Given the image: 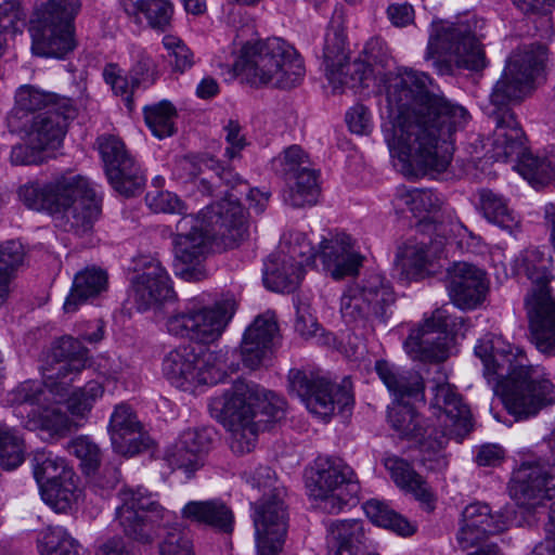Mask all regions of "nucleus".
I'll return each mask as SVG.
<instances>
[{
	"mask_svg": "<svg viewBox=\"0 0 555 555\" xmlns=\"http://www.w3.org/2000/svg\"><path fill=\"white\" fill-rule=\"evenodd\" d=\"M431 83L425 73L403 68L387 87L390 121L384 139L395 167L406 178L447 170L454 150L452 137L469 117L466 108L430 90Z\"/></svg>",
	"mask_w": 555,
	"mask_h": 555,
	"instance_id": "nucleus-1",
	"label": "nucleus"
},
{
	"mask_svg": "<svg viewBox=\"0 0 555 555\" xmlns=\"http://www.w3.org/2000/svg\"><path fill=\"white\" fill-rule=\"evenodd\" d=\"M500 338L487 334L475 346V354L483 363V375L494 383L493 391L502 398L515 421L535 416L543 408L555 403V386L548 379L532 378L533 369L522 362V352L500 349Z\"/></svg>",
	"mask_w": 555,
	"mask_h": 555,
	"instance_id": "nucleus-2",
	"label": "nucleus"
},
{
	"mask_svg": "<svg viewBox=\"0 0 555 555\" xmlns=\"http://www.w3.org/2000/svg\"><path fill=\"white\" fill-rule=\"evenodd\" d=\"M209 410L231 431L232 451L244 454L255 448L259 431L269 430L283 417L285 401L255 383L237 379L210 400Z\"/></svg>",
	"mask_w": 555,
	"mask_h": 555,
	"instance_id": "nucleus-3",
	"label": "nucleus"
},
{
	"mask_svg": "<svg viewBox=\"0 0 555 555\" xmlns=\"http://www.w3.org/2000/svg\"><path fill=\"white\" fill-rule=\"evenodd\" d=\"M18 196L28 208L47 211L57 228L80 237L92 232L101 212L88 180L73 172L57 175L44 184H25Z\"/></svg>",
	"mask_w": 555,
	"mask_h": 555,
	"instance_id": "nucleus-4",
	"label": "nucleus"
},
{
	"mask_svg": "<svg viewBox=\"0 0 555 555\" xmlns=\"http://www.w3.org/2000/svg\"><path fill=\"white\" fill-rule=\"evenodd\" d=\"M547 48L542 43H530L517 48L506 61L501 78L490 94L492 109L488 116L496 125L500 142H509V153H516L524 138V130L517 120L512 103L521 102L532 90L535 79L544 72Z\"/></svg>",
	"mask_w": 555,
	"mask_h": 555,
	"instance_id": "nucleus-5",
	"label": "nucleus"
},
{
	"mask_svg": "<svg viewBox=\"0 0 555 555\" xmlns=\"http://www.w3.org/2000/svg\"><path fill=\"white\" fill-rule=\"evenodd\" d=\"M176 231V258L184 264L199 263L210 243L219 250H228L248 237L245 210L231 198L208 205L202 211V219L184 215L177 222Z\"/></svg>",
	"mask_w": 555,
	"mask_h": 555,
	"instance_id": "nucleus-6",
	"label": "nucleus"
},
{
	"mask_svg": "<svg viewBox=\"0 0 555 555\" xmlns=\"http://www.w3.org/2000/svg\"><path fill=\"white\" fill-rule=\"evenodd\" d=\"M236 66L250 86L291 90L302 81L306 68L298 52L280 38L246 43Z\"/></svg>",
	"mask_w": 555,
	"mask_h": 555,
	"instance_id": "nucleus-7",
	"label": "nucleus"
},
{
	"mask_svg": "<svg viewBox=\"0 0 555 555\" xmlns=\"http://www.w3.org/2000/svg\"><path fill=\"white\" fill-rule=\"evenodd\" d=\"M88 349L79 338L62 336L51 344L41 365L42 383L27 380L11 391L15 403L40 402L52 393L56 400L67 398L74 377L86 367Z\"/></svg>",
	"mask_w": 555,
	"mask_h": 555,
	"instance_id": "nucleus-8",
	"label": "nucleus"
},
{
	"mask_svg": "<svg viewBox=\"0 0 555 555\" xmlns=\"http://www.w3.org/2000/svg\"><path fill=\"white\" fill-rule=\"evenodd\" d=\"M520 267L532 283L525 299L531 341L540 352L555 356V298L548 286L555 276L553 259L543 250L528 248L520 256Z\"/></svg>",
	"mask_w": 555,
	"mask_h": 555,
	"instance_id": "nucleus-9",
	"label": "nucleus"
},
{
	"mask_svg": "<svg viewBox=\"0 0 555 555\" xmlns=\"http://www.w3.org/2000/svg\"><path fill=\"white\" fill-rule=\"evenodd\" d=\"M482 28L483 21L470 14L455 23H433L426 57L438 56L435 64L440 74H451L452 64L459 68L482 70L487 66L486 54L479 41Z\"/></svg>",
	"mask_w": 555,
	"mask_h": 555,
	"instance_id": "nucleus-10",
	"label": "nucleus"
},
{
	"mask_svg": "<svg viewBox=\"0 0 555 555\" xmlns=\"http://www.w3.org/2000/svg\"><path fill=\"white\" fill-rule=\"evenodd\" d=\"M80 8V0H37L30 29L34 54L62 59L73 51V22Z\"/></svg>",
	"mask_w": 555,
	"mask_h": 555,
	"instance_id": "nucleus-11",
	"label": "nucleus"
},
{
	"mask_svg": "<svg viewBox=\"0 0 555 555\" xmlns=\"http://www.w3.org/2000/svg\"><path fill=\"white\" fill-rule=\"evenodd\" d=\"M323 63L333 93L362 86L371 75L370 64L360 59L350 62L344 13L335 10L324 38Z\"/></svg>",
	"mask_w": 555,
	"mask_h": 555,
	"instance_id": "nucleus-12",
	"label": "nucleus"
},
{
	"mask_svg": "<svg viewBox=\"0 0 555 555\" xmlns=\"http://www.w3.org/2000/svg\"><path fill=\"white\" fill-rule=\"evenodd\" d=\"M395 301L396 294L385 276L370 273L346 287L340 298V313L347 323L365 325L371 318L386 322Z\"/></svg>",
	"mask_w": 555,
	"mask_h": 555,
	"instance_id": "nucleus-13",
	"label": "nucleus"
},
{
	"mask_svg": "<svg viewBox=\"0 0 555 555\" xmlns=\"http://www.w3.org/2000/svg\"><path fill=\"white\" fill-rule=\"evenodd\" d=\"M121 504L116 508V517L125 534L131 540L151 545L165 527L169 512L166 511L146 489L122 488L119 491Z\"/></svg>",
	"mask_w": 555,
	"mask_h": 555,
	"instance_id": "nucleus-14",
	"label": "nucleus"
},
{
	"mask_svg": "<svg viewBox=\"0 0 555 555\" xmlns=\"http://www.w3.org/2000/svg\"><path fill=\"white\" fill-rule=\"evenodd\" d=\"M465 320L452 317L446 307L436 309L431 318L412 330L404 340L406 353L414 360L442 362L450 356L457 335H465Z\"/></svg>",
	"mask_w": 555,
	"mask_h": 555,
	"instance_id": "nucleus-15",
	"label": "nucleus"
},
{
	"mask_svg": "<svg viewBox=\"0 0 555 555\" xmlns=\"http://www.w3.org/2000/svg\"><path fill=\"white\" fill-rule=\"evenodd\" d=\"M310 495L320 500V508L336 514L358 493L359 483L350 466L340 459H318L307 477Z\"/></svg>",
	"mask_w": 555,
	"mask_h": 555,
	"instance_id": "nucleus-16",
	"label": "nucleus"
},
{
	"mask_svg": "<svg viewBox=\"0 0 555 555\" xmlns=\"http://www.w3.org/2000/svg\"><path fill=\"white\" fill-rule=\"evenodd\" d=\"M287 378L289 391L296 395L311 413L323 418L331 416L336 406L341 412L353 404L351 383L348 378H345L341 385H335L317 373L296 369L288 372Z\"/></svg>",
	"mask_w": 555,
	"mask_h": 555,
	"instance_id": "nucleus-17",
	"label": "nucleus"
},
{
	"mask_svg": "<svg viewBox=\"0 0 555 555\" xmlns=\"http://www.w3.org/2000/svg\"><path fill=\"white\" fill-rule=\"evenodd\" d=\"M234 311L235 302L229 299L212 307H197L193 304L170 315L167 330L172 335L209 344L221 336Z\"/></svg>",
	"mask_w": 555,
	"mask_h": 555,
	"instance_id": "nucleus-18",
	"label": "nucleus"
},
{
	"mask_svg": "<svg viewBox=\"0 0 555 555\" xmlns=\"http://www.w3.org/2000/svg\"><path fill=\"white\" fill-rule=\"evenodd\" d=\"M511 493L517 505L529 512L543 507L544 499L555 496V478L550 464L540 457L524 461L514 473Z\"/></svg>",
	"mask_w": 555,
	"mask_h": 555,
	"instance_id": "nucleus-19",
	"label": "nucleus"
},
{
	"mask_svg": "<svg viewBox=\"0 0 555 555\" xmlns=\"http://www.w3.org/2000/svg\"><path fill=\"white\" fill-rule=\"evenodd\" d=\"M98 144L105 175L113 189L127 197L141 191L144 177L124 142L115 135H104L98 139Z\"/></svg>",
	"mask_w": 555,
	"mask_h": 555,
	"instance_id": "nucleus-20",
	"label": "nucleus"
},
{
	"mask_svg": "<svg viewBox=\"0 0 555 555\" xmlns=\"http://www.w3.org/2000/svg\"><path fill=\"white\" fill-rule=\"evenodd\" d=\"M57 104L59 106L37 113L28 121L27 140L43 151L55 150L61 145L68 120L76 117L77 111L70 99L63 96Z\"/></svg>",
	"mask_w": 555,
	"mask_h": 555,
	"instance_id": "nucleus-21",
	"label": "nucleus"
},
{
	"mask_svg": "<svg viewBox=\"0 0 555 555\" xmlns=\"http://www.w3.org/2000/svg\"><path fill=\"white\" fill-rule=\"evenodd\" d=\"M446 286L452 302L461 309L476 308L488 291L486 273L467 262H455L447 270Z\"/></svg>",
	"mask_w": 555,
	"mask_h": 555,
	"instance_id": "nucleus-22",
	"label": "nucleus"
},
{
	"mask_svg": "<svg viewBox=\"0 0 555 555\" xmlns=\"http://www.w3.org/2000/svg\"><path fill=\"white\" fill-rule=\"evenodd\" d=\"M214 441L211 428H189L165 453V461L173 469H183L188 478L204 465V455Z\"/></svg>",
	"mask_w": 555,
	"mask_h": 555,
	"instance_id": "nucleus-23",
	"label": "nucleus"
},
{
	"mask_svg": "<svg viewBox=\"0 0 555 555\" xmlns=\"http://www.w3.org/2000/svg\"><path fill=\"white\" fill-rule=\"evenodd\" d=\"M503 515L492 514L487 504L473 503L462 512V521L456 534L459 546L465 551L485 541L488 535L504 531Z\"/></svg>",
	"mask_w": 555,
	"mask_h": 555,
	"instance_id": "nucleus-24",
	"label": "nucleus"
},
{
	"mask_svg": "<svg viewBox=\"0 0 555 555\" xmlns=\"http://www.w3.org/2000/svg\"><path fill=\"white\" fill-rule=\"evenodd\" d=\"M56 400L52 393L48 395V400L40 402H23L15 403L11 401V392L8 395V402L17 408L26 406V415L20 411L23 418V426L28 430H42L49 434L50 437L62 438L68 435L72 430L73 421L66 412L59 408L51 406L50 403H59L64 401Z\"/></svg>",
	"mask_w": 555,
	"mask_h": 555,
	"instance_id": "nucleus-25",
	"label": "nucleus"
},
{
	"mask_svg": "<svg viewBox=\"0 0 555 555\" xmlns=\"http://www.w3.org/2000/svg\"><path fill=\"white\" fill-rule=\"evenodd\" d=\"M278 337L279 325L274 315H258L243 335L240 346L243 364L251 370L258 369L269 358Z\"/></svg>",
	"mask_w": 555,
	"mask_h": 555,
	"instance_id": "nucleus-26",
	"label": "nucleus"
},
{
	"mask_svg": "<svg viewBox=\"0 0 555 555\" xmlns=\"http://www.w3.org/2000/svg\"><path fill=\"white\" fill-rule=\"evenodd\" d=\"M134 300L139 310H147L155 304L176 297L171 280L158 260L151 259L143 264V272L133 280Z\"/></svg>",
	"mask_w": 555,
	"mask_h": 555,
	"instance_id": "nucleus-27",
	"label": "nucleus"
},
{
	"mask_svg": "<svg viewBox=\"0 0 555 555\" xmlns=\"http://www.w3.org/2000/svg\"><path fill=\"white\" fill-rule=\"evenodd\" d=\"M205 360L190 345L179 346L171 350L163 361V372L172 385L189 389L190 386L207 384L206 372L203 371Z\"/></svg>",
	"mask_w": 555,
	"mask_h": 555,
	"instance_id": "nucleus-28",
	"label": "nucleus"
},
{
	"mask_svg": "<svg viewBox=\"0 0 555 555\" xmlns=\"http://www.w3.org/2000/svg\"><path fill=\"white\" fill-rule=\"evenodd\" d=\"M319 257L324 270L335 280L357 274L363 260L361 255L352 250L351 238L345 233L323 238L320 243Z\"/></svg>",
	"mask_w": 555,
	"mask_h": 555,
	"instance_id": "nucleus-29",
	"label": "nucleus"
},
{
	"mask_svg": "<svg viewBox=\"0 0 555 555\" xmlns=\"http://www.w3.org/2000/svg\"><path fill=\"white\" fill-rule=\"evenodd\" d=\"M183 168L189 170L193 176H198L206 171L211 172L212 175L209 179L204 178L201 180V191L209 195L218 191V194H224V198L220 202L231 198L241 205L234 194L229 193L228 190H220L222 185L234 189L236 185L242 184L240 177L230 168L222 167L220 162L214 156L208 154L185 156L183 159Z\"/></svg>",
	"mask_w": 555,
	"mask_h": 555,
	"instance_id": "nucleus-30",
	"label": "nucleus"
},
{
	"mask_svg": "<svg viewBox=\"0 0 555 555\" xmlns=\"http://www.w3.org/2000/svg\"><path fill=\"white\" fill-rule=\"evenodd\" d=\"M254 507L256 538H286L288 513L281 489H273L271 494L263 493Z\"/></svg>",
	"mask_w": 555,
	"mask_h": 555,
	"instance_id": "nucleus-31",
	"label": "nucleus"
},
{
	"mask_svg": "<svg viewBox=\"0 0 555 555\" xmlns=\"http://www.w3.org/2000/svg\"><path fill=\"white\" fill-rule=\"evenodd\" d=\"M403 198L414 217L418 218L416 228L420 232L440 237H446L449 234V222L441 212V201L434 192L414 190Z\"/></svg>",
	"mask_w": 555,
	"mask_h": 555,
	"instance_id": "nucleus-32",
	"label": "nucleus"
},
{
	"mask_svg": "<svg viewBox=\"0 0 555 555\" xmlns=\"http://www.w3.org/2000/svg\"><path fill=\"white\" fill-rule=\"evenodd\" d=\"M182 518L230 534L234 528L232 509L221 500L190 501L181 511Z\"/></svg>",
	"mask_w": 555,
	"mask_h": 555,
	"instance_id": "nucleus-33",
	"label": "nucleus"
},
{
	"mask_svg": "<svg viewBox=\"0 0 555 555\" xmlns=\"http://www.w3.org/2000/svg\"><path fill=\"white\" fill-rule=\"evenodd\" d=\"M384 466L396 485L412 492L426 512L430 513L435 509L436 499L430 487L405 460L389 455L384 459Z\"/></svg>",
	"mask_w": 555,
	"mask_h": 555,
	"instance_id": "nucleus-34",
	"label": "nucleus"
},
{
	"mask_svg": "<svg viewBox=\"0 0 555 555\" xmlns=\"http://www.w3.org/2000/svg\"><path fill=\"white\" fill-rule=\"evenodd\" d=\"M107 272L98 267H87L77 272L73 280V285L64 302V311L73 313L79 306L99 297L107 289Z\"/></svg>",
	"mask_w": 555,
	"mask_h": 555,
	"instance_id": "nucleus-35",
	"label": "nucleus"
},
{
	"mask_svg": "<svg viewBox=\"0 0 555 555\" xmlns=\"http://www.w3.org/2000/svg\"><path fill=\"white\" fill-rule=\"evenodd\" d=\"M430 264L428 244L408 240L398 246L393 260V270L401 281H412L425 278Z\"/></svg>",
	"mask_w": 555,
	"mask_h": 555,
	"instance_id": "nucleus-36",
	"label": "nucleus"
},
{
	"mask_svg": "<svg viewBox=\"0 0 555 555\" xmlns=\"http://www.w3.org/2000/svg\"><path fill=\"white\" fill-rule=\"evenodd\" d=\"M434 390L431 405L443 411L457 428V435L468 434L473 427L472 414L469 408L463 403L462 397L449 384H438Z\"/></svg>",
	"mask_w": 555,
	"mask_h": 555,
	"instance_id": "nucleus-37",
	"label": "nucleus"
},
{
	"mask_svg": "<svg viewBox=\"0 0 555 555\" xmlns=\"http://www.w3.org/2000/svg\"><path fill=\"white\" fill-rule=\"evenodd\" d=\"M375 370L388 390L399 399L424 400V383L417 373L400 374L386 360H378Z\"/></svg>",
	"mask_w": 555,
	"mask_h": 555,
	"instance_id": "nucleus-38",
	"label": "nucleus"
},
{
	"mask_svg": "<svg viewBox=\"0 0 555 555\" xmlns=\"http://www.w3.org/2000/svg\"><path fill=\"white\" fill-rule=\"evenodd\" d=\"M364 541L361 521L351 519L334 522L327 537L328 555H357Z\"/></svg>",
	"mask_w": 555,
	"mask_h": 555,
	"instance_id": "nucleus-39",
	"label": "nucleus"
},
{
	"mask_svg": "<svg viewBox=\"0 0 555 555\" xmlns=\"http://www.w3.org/2000/svg\"><path fill=\"white\" fill-rule=\"evenodd\" d=\"M122 5L137 23L145 18L149 26L163 31L170 25L172 7L167 0H122Z\"/></svg>",
	"mask_w": 555,
	"mask_h": 555,
	"instance_id": "nucleus-40",
	"label": "nucleus"
},
{
	"mask_svg": "<svg viewBox=\"0 0 555 555\" xmlns=\"http://www.w3.org/2000/svg\"><path fill=\"white\" fill-rule=\"evenodd\" d=\"M34 477L39 486H48L75 478L73 468L67 461L48 451H37L31 459Z\"/></svg>",
	"mask_w": 555,
	"mask_h": 555,
	"instance_id": "nucleus-41",
	"label": "nucleus"
},
{
	"mask_svg": "<svg viewBox=\"0 0 555 555\" xmlns=\"http://www.w3.org/2000/svg\"><path fill=\"white\" fill-rule=\"evenodd\" d=\"M304 276L302 262H297L294 257L281 262H271L263 274V283L273 292H294Z\"/></svg>",
	"mask_w": 555,
	"mask_h": 555,
	"instance_id": "nucleus-42",
	"label": "nucleus"
},
{
	"mask_svg": "<svg viewBox=\"0 0 555 555\" xmlns=\"http://www.w3.org/2000/svg\"><path fill=\"white\" fill-rule=\"evenodd\" d=\"M480 209L483 217L491 223L505 230L513 237L520 233V221L508 209L505 201L491 190L479 191Z\"/></svg>",
	"mask_w": 555,
	"mask_h": 555,
	"instance_id": "nucleus-43",
	"label": "nucleus"
},
{
	"mask_svg": "<svg viewBox=\"0 0 555 555\" xmlns=\"http://www.w3.org/2000/svg\"><path fill=\"white\" fill-rule=\"evenodd\" d=\"M61 96L55 93L44 92L30 85L18 88L15 94V106L12 111L13 117L23 119L28 114L36 115L39 112L48 111L51 106H59Z\"/></svg>",
	"mask_w": 555,
	"mask_h": 555,
	"instance_id": "nucleus-44",
	"label": "nucleus"
},
{
	"mask_svg": "<svg viewBox=\"0 0 555 555\" xmlns=\"http://www.w3.org/2000/svg\"><path fill=\"white\" fill-rule=\"evenodd\" d=\"M292 177L296 182L288 191V195L285 196V202L296 208L314 205L320 193L317 171L309 166Z\"/></svg>",
	"mask_w": 555,
	"mask_h": 555,
	"instance_id": "nucleus-45",
	"label": "nucleus"
},
{
	"mask_svg": "<svg viewBox=\"0 0 555 555\" xmlns=\"http://www.w3.org/2000/svg\"><path fill=\"white\" fill-rule=\"evenodd\" d=\"M363 509L370 520L379 527L390 529L401 535H410L414 532V527L404 517L382 501L369 500L363 505Z\"/></svg>",
	"mask_w": 555,
	"mask_h": 555,
	"instance_id": "nucleus-46",
	"label": "nucleus"
},
{
	"mask_svg": "<svg viewBox=\"0 0 555 555\" xmlns=\"http://www.w3.org/2000/svg\"><path fill=\"white\" fill-rule=\"evenodd\" d=\"M25 251L18 241H7L0 245V306L9 295V285L24 260Z\"/></svg>",
	"mask_w": 555,
	"mask_h": 555,
	"instance_id": "nucleus-47",
	"label": "nucleus"
},
{
	"mask_svg": "<svg viewBox=\"0 0 555 555\" xmlns=\"http://www.w3.org/2000/svg\"><path fill=\"white\" fill-rule=\"evenodd\" d=\"M144 119L152 133L158 139L171 137L176 133L175 119L178 117L176 107L169 101L145 106Z\"/></svg>",
	"mask_w": 555,
	"mask_h": 555,
	"instance_id": "nucleus-48",
	"label": "nucleus"
},
{
	"mask_svg": "<svg viewBox=\"0 0 555 555\" xmlns=\"http://www.w3.org/2000/svg\"><path fill=\"white\" fill-rule=\"evenodd\" d=\"M42 555H80L77 540L60 526L48 527L40 539Z\"/></svg>",
	"mask_w": 555,
	"mask_h": 555,
	"instance_id": "nucleus-49",
	"label": "nucleus"
},
{
	"mask_svg": "<svg viewBox=\"0 0 555 555\" xmlns=\"http://www.w3.org/2000/svg\"><path fill=\"white\" fill-rule=\"evenodd\" d=\"M392 428L404 438H423L426 429L421 424V417L414 408L408 403L398 404L388 412Z\"/></svg>",
	"mask_w": 555,
	"mask_h": 555,
	"instance_id": "nucleus-50",
	"label": "nucleus"
},
{
	"mask_svg": "<svg viewBox=\"0 0 555 555\" xmlns=\"http://www.w3.org/2000/svg\"><path fill=\"white\" fill-rule=\"evenodd\" d=\"M75 478L42 486L40 493L42 500L56 512H66L75 500Z\"/></svg>",
	"mask_w": 555,
	"mask_h": 555,
	"instance_id": "nucleus-51",
	"label": "nucleus"
},
{
	"mask_svg": "<svg viewBox=\"0 0 555 555\" xmlns=\"http://www.w3.org/2000/svg\"><path fill=\"white\" fill-rule=\"evenodd\" d=\"M68 450L80 460L81 468L86 475L90 476L96 473L102 455L100 448L91 439L80 436L70 441Z\"/></svg>",
	"mask_w": 555,
	"mask_h": 555,
	"instance_id": "nucleus-52",
	"label": "nucleus"
},
{
	"mask_svg": "<svg viewBox=\"0 0 555 555\" xmlns=\"http://www.w3.org/2000/svg\"><path fill=\"white\" fill-rule=\"evenodd\" d=\"M24 461L23 441L8 427L0 426V466L11 470Z\"/></svg>",
	"mask_w": 555,
	"mask_h": 555,
	"instance_id": "nucleus-53",
	"label": "nucleus"
},
{
	"mask_svg": "<svg viewBox=\"0 0 555 555\" xmlns=\"http://www.w3.org/2000/svg\"><path fill=\"white\" fill-rule=\"evenodd\" d=\"M104 387L96 380L88 382L83 387L74 391L67 399L68 411L76 416L90 412L93 403L103 396Z\"/></svg>",
	"mask_w": 555,
	"mask_h": 555,
	"instance_id": "nucleus-54",
	"label": "nucleus"
},
{
	"mask_svg": "<svg viewBox=\"0 0 555 555\" xmlns=\"http://www.w3.org/2000/svg\"><path fill=\"white\" fill-rule=\"evenodd\" d=\"M142 428V424L128 404L121 403L115 408L109 420L108 433L111 439H115L117 444L122 441L120 434L134 433Z\"/></svg>",
	"mask_w": 555,
	"mask_h": 555,
	"instance_id": "nucleus-55",
	"label": "nucleus"
},
{
	"mask_svg": "<svg viewBox=\"0 0 555 555\" xmlns=\"http://www.w3.org/2000/svg\"><path fill=\"white\" fill-rule=\"evenodd\" d=\"M159 552L160 555H194L193 542L184 530L170 528L159 544Z\"/></svg>",
	"mask_w": 555,
	"mask_h": 555,
	"instance_id": "nucleus-56",
	"label": "nucleus"
},
{
	"mask_svg": "<svg viewBox=\"0 0 555 555\" xmlns=\"http://www.w3.org/2000/svg\"><path fill=\"white\" fill-rule=\"evenodd\" d=\"M163 43L168 50L169 63L175 70L183 73L193 65V53L181 40L167 36Z\"/></svg>",
	"mask_w": 555,
	"mask_h": 555,
	"instance_id": "nucleus-57",
	"label": "nucleus"
},
{
	"mask_svg": "<svg viewBox=\"0 0 555 555\" xmlns=\"http://www.w3.org/2000/svg\"><path fill=\"white\" fill-rule=\"evenodd\" d=\"M145 202L155 212L183 214V203L176 194L167 191H150L145 195Z\"/></svg>",
	"mask_w": 555,
	"mask_h": 555,
	"instance_id": "nucleus-58",
	"label": "nucleus"
},
{
	"mask_svg": "<svg viewBox=\"0 0 555 555\" xmlns=\"http://www.w3.org/2000/svg\"><path fill=\"white\" fill-rule=\"evenodd\" d=\"M120 436L122 440L120 444H117L115 439H111V441L113 449L121 455L132 456L150 447V438L142 433V429L134 433L127 431Z\"/></svg>",
	"mask_w": 555,
	"mask_h": 555,
	"instance_id": "nucleus-59",
	"label": "nucleus"
},
{
	"mask_svg": "<svg viewBox=\"0 0 555 555\" xmlns=\"http://www.w3.org/2000/svg\"><path fill=\"white\" fill-rule=\"evenodd\" d=\"M43 150L27 140L26 144H16L12 147L10 160L15 166H29L43 163Z\"/></svg>",
	"mask_w": 555,
	"mask_h": 555,
	"instance_id": "nucleus-60",
	"label": "nucleus"
},
{
	"mask_svg": "<svg viewBox=\"0 0 555 555\" xmlns=\"http://www.w3.org/2000/svg\"><path fill=\"white\" fill-rule=\"evenodd\" d=\"M103 76L105 81L111 85L115 94L122 96L128 109L131 111L133 106L132 91L134 88L132 86L129 87L127 78L116 72V65L114 64H108L104 68Z\"/></svg>",
	"mask_w": 555,
	"mask_h": 555,
	"instance_id": "nucleus-61",
	"label": "nucleus"
},
{
	"mask_svg": "<svg viewBox=\"0 0 555 555\" xmlns=\"http://www.w3.org/2000/svg\"><path fill=\"white\" fill-rule=\"evenodd\" d=\"M129 74L132 88L138 87L141 82L144 81L154 82L157 74L156 64L150 56L142 54L132 66Z\"/></svg>",
	"mask_w": 555,
	"mask_h": 555,
	"instance_id": "nucleus-62",
	"label": "nucleus"
},
{
	"mask_svg": "<svg viewBox=\"0 0 555 555\" xmlns=\"http://www.w3.org/2000/svg\"><path fill=\"white\" fill-rule=\"evenodd\" d=\"M283 170L286 175H294L310 166L308 154L299 145H292L284 151Z\"/></svg>",
	"mask_w": 555,
	"mask_h": 555,
	"instance_id": "nucleus-63",
	"label": "nucleus"
},
{
	"mask_svg": "<svg viewBox=\"0 0 555 555\" xmlns=\"http://www.w3.org/2000/svg\"><path fill=\"white\" fill-rule=\"evenodd\" d=\"M346 121L353 133L367 134L371 130L369 109L362 104H357L350 108L346 114Z\"/></svg>",
	"mask_w": 555,
	"mask_h": 555,
	"instance_id": "nucleus-64",
	"label": "nucleus"
}]
</instances>
